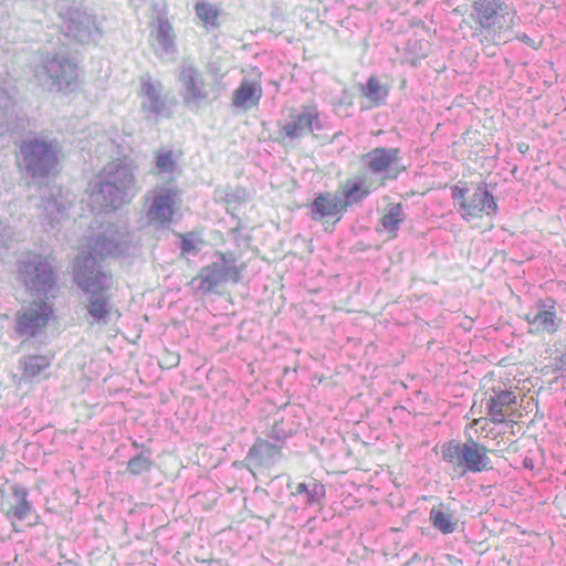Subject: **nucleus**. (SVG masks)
I'll return each mask as SVG.
<instances>
[{"instance_id":"nucleus-36","label":"nucleus","mask_w":566,"mask_h":566,"mask_svg":"<svg viewBox=\"0 0 566 566\" xmlns=\"http://www.w3.org/2000/svg\"><path fill=\"white\" fill-rule=\"evenodd\" d=\"M180 243L179 249L182 256L192 255L196 256L199 253V248L196 244V233L187 232L186 234H179Z\"/></svg>"},{"instance_id":"nucleus-1","label":"nucleus","mask_w":566,"mask_h":566,"mask_svg":"<svg viewBox=\"0 0 566 566\" xmlns=\"http://www.w3.org/2000/svg\"><path fill=\"white\" fill-rule=\"evenodd\" d=\"M137 170L135 161L124 157L111 161L96 175L91 196L101 210L115 211L135 197Z\"/></svg>"},{"instance_id":"nucleus-2","label":"nucleus","mask_w":566,"mask_h":566,"mask_svg":"<svg viewBox=\"0 0 566 566\" xmlns=\"http://www.w3.org/2000/svg\"><path fill=\"white\" fill-rule=\"evenodd\" d=\"M60 151L56 140L27 137L18 145L17 165L25 177L33 181H42L56 170Z\"/></svg>"},{"instance_id":"nucleus-39","label":"nucleus","mask_w":566,"mask_h":566,"mask_svg":"<svg viewBox=\"0 0 566 566\" xmlns=\"http://www.w3.org/2000/svg\"><path fill=\"white\" fill-rule=\"evenodd\" d=\"M290 433H291V431L286 432L276 423L273 426L270 437H271V439H273L275 441L274 444H281V448H282L284 446L287 437L290 436Z\"/></svg>"},{"instance_id":"nucleus-12","label":"nucleus","mask_w":566,"mask_h":566,"mask_svg":"<svg viewBox=\"0 0 566 566\" xmlns=\"http://www.w3.org/2000/svg\"><path fill=\"white\" fill-rule=\"evenodd\" d=\"M178 80L181 83L180 96L185 106L189 109L199 108L209 96L200 71L192 64H184Z\"/></svg>"},{"instance_id":"nucleus-27","label":"nucleus","mask_w":566,"mask_h":566,"mask_svg":"<svg viewBox=\"0 0 566 566\" xmlns=\"http://www.w3.org/2000/svg\"><path fill=\"white\" fill-rule=\"evenodd\" d=\"M92 250L101 256L122 255L126 247L115 234L99 233L93 241Z\"/></svg>"},{"instance_id":"nucleus-33","label":"nucleus","mask_w":566,"mask_h":566,"mask_svg":"<svg viewBox=\"0 0 566 566\" xmlns=\"http://www.w3.org/2000/svg\"><path fill=\"white\" fill-rule=\"evenodd\" d=\"M369 193L368 189L363 188V181L360 180L346 184L343 197H340L343 210L346 211L348 207L361 202Z\"/></svg>"},{"instance_id":"nucleus-19","label":"nucleus","mask_w":566,"mask_h":566,"mask_svg":"<svg viewBox=\"0 0 566 566\" xmlns=\"http://www.w3.org/2000/svg\"><path fill=\"white\" fill-rule=\"evenodd\" d=\"M291 495L296 497L303 507L322 505L323 500L326 497V486L321 481L308 478L297 483Z\"/></svg>"},{"instance_id":"nucleus-38","label":"nucleus","mask_w":566,"mask_h":566,"mask_svg":"<svg viewBox=\"0 0 566 566\" xmlns=\"http://www.w3.org/2000/svg\"><path fill=\"white\" fill-rule=\"evenodd\" d=\"M469 195V187L467 182L459 181L457 185L451 187V198L458 205L460 201H467Z\"/></svg>"},{"instance_id":"nucleus-8","label":"nucleus","mask_w":566,"mask_h":566,"mask_svg":"<svg viewBox=\"0 0 566 566\" xmlns=\"http://www.w3.org/2000/svg\"><path fill=\"white\" fill-rule=\"evenodd\" d=\"M73 282L84 294L108 292L113 285V276L92 253L78 254L74 262Z\"/></svg>"},{"instance_id":"nucleus-37","label":"nucleus","mask_w":566,"mask_h":566,"mask_svg":"<svg viewBox=\"0 0 566 566\" xmlns=\"http://www.w3.org/2000/svg\"><path fill=\"white\" fill-rule=\"evenodd\" d=\"M156 167L161 172H172L176 169V161L172 157V151H160L156 157Z\"/></svg>"},{"instance_id":"nucleus-40","label":"nucleus","mask_w":566,"mask_h":566,"mask_svg":"<svg viewBox=\"0 0 566 566\" xmlns=\"http://www.w3.org/2000/svg\"><path fill=\"white\" fill-rule=\"evenodd\" d=\"M553 373L559 374L560 377L566 376V353L554 358Z\"/></svg>"},{"instance_id":"nucleus-4","label":"nucleus","mask_w":566,"mask_h":566,"mask_svg":"<svg viewBox=\"0 0 566 566\" xmlns=\"http://www.w3.org/2000/svg\"><path fill=\"white\" fill-rule=\"evenodd\" d=\"M19 276L25 291L34 300L52 302L57 296V272L48 258L34 254L19 265Z\"/></svg>"},{"instance_id":"nucleus-5","label":"nucleus","mask_w":566,"mask_h":566,"mask_svg":"<svg viewBox=\"0 0 566 566\" xmlns=\"http://www.w3.org/2000/svg\"><path fill=\"white\" fill-rule=\"evenodd\" d=\"M489 451L473 438L465 442L451 439L441 446V458L447 463L462 468L463 472L480 473L493 469Z\"/></svg>"},{"instance_id":"nucleus-20","label":"nucleus","mask_w":566,"mask_h":566,"mask_svg":"<svg viewBox=\"0 0 566 566\" xmlns=\"http://www.w3.org/2000/svg\"><path fill=\"white\" fill-rule=\"evenodd\" d=\"M281 449V444L259 438L250 448L247 459L255 465L269 467L280 460Z\"/></svg>"},{"instance_id":"nucleus-10","label":"nucleus","mask_w":566,"mask_h":566,"mask_svg":"<svg viewBox=\"0 0 566 566\" xmlns=\"http://www.w3.org/2000/svg\"><path fill=\"white\" fill-rule=\"evenodd\" d=\"M65 34L80 43H88L101 35L95 15L82 8L70 6L60 11Z\"/></svg>"},{"instance_id":"nucleus-31","label":"nucleus","mask_w":566,"mask_h":566,"mask_svg":"<svg viewBox=\"0 0 566 566\" xmlns=\"http://www.w3.org/2000/svg\"><path fill=\"white\" fill-rule=\"evenodd\" d=\"M66 210L63 203L54 198L43 201V223L54 229L65 217Z\"/></svg>"},{"instance_id":"nucleus-17","label":"nucleus","mask_w":566,"mask_h":566,"mask_svg":"<svg viewBox=\"0 0 566 566\" xmlns=\"http://www.w3.org/2000/svg\"><path fill=\"white\" fill-rule=\"evenodd\" d=\"M364 159L368 170L374 175L390 172L400 159L399 148L376 147L368 151Z\"/></svg>"},{"instance_id":"nucleus-28","label":"nucleus","mask_w":566,"mask_h":566,"mask_svg":"<svg viewBox=\"0 0 566 566\" xmlns=\"http://www.w3.org/2000/svg\"><path fill=\"white\" fill-rule=\"evenodd\" d=\"M360 93L374 105L379 106L386 103L389 88L381 85L377 76L371 75L367 78L366 83L360 86Z\"/></svg>"},{"instance_id":"nucleus-34","label":"nucleus","mask_w":566,"mask_h":566,"mask_svg":"<svg viewBox=\"0 0 566 566\" xmlns=\"http://www.w3.org/2000/svg\"><path fill=\"white\" fill-rule=\"evenodd\" d=\"M151 450L142 449L139 453L132 457L127 462V471L133 475H140L150 471L153 467Z\"/></svg>"},{"instance_id":"nucleus-3","label":"nucleus","mask_w":566,"mask_h":566,"mask_svg":"<svg viewBox=\"0 0 566 566\" xmlns=\"http://www.w3.org/2000/svg\"><path fill=\"white\" fill-rule=\"evenodd\" d=\"M34 77L48 92L69 94L77 86L78 66L67 54L48 53L35 66Z\"/></svg>"},{"instance_id":"nucleus-24","label":"nucleus","mask_w":566,"mask_h":566,"mask_svg":"<svg viewBox=\"0 0 566 566\" xmlns=\"http://www.w3.org/2000/svg\"><path fill=\"white\" fill-rule=\"evenodd\" d=\"M262 97L260 84L250 81H242L239 87L233 92V106L242 109H249L259 104Z\"/></svg>"},{"instance_id":"nucleus-13","label":"nucleus","mask_w":566,"mask_h":566,"mask_svg":"<svg viewBox=\"0 0 566 566\" xmlns=\"http://www.w3.org/2000/svg\"><path fill=\"white\" fill-rule=\"evenodd\" d=\"M175 193L171 190H161L155 195L146 210L147 223L159 228H168L176 213Z\"/></svg>"},{"instance_id":"nucleus-18","label":"nucleus","mask_w":566,"mask_h":566,"mask_svg":"<svg viewBox=\"0 0 566 566\" xmlns=\"http://www.w3.org/2000/svg\"><path fill=\"white\" fill-rule=\"evenodd\" d=\"M472 8L475 12V22L483 29L496 25L499 17L507 13L505 0H474Z\"/></svg>"},{"instance_id":"nucleus-46","label":"nucleus","mask_w":566,"mask_h":566,"mask_svg":"<svg viewBox=\"0 0 566 566\" xmlns=\"http://www.w3.org/2000/svg\"><path fill=\"white\" fill-rule=\"evenodd\" d=\"M132 446H133L135 449H138V448L140 447V446L138 444V442H137V441H134V442L132 443Z\"/></svg>"},{"instance_id":"nucleus-45","label":"nucleus","mask_w":566,"mask_h":566,"mask_svg":"<svg viewBox=\"0 0 566 566\" xmlns=\"http://www.w3.org/2000/svg\"><path fill=\"white\" fill-rule=\"evenodd\" d=\"M6 245L4 238L0 235V248Z\"/></svg>"},{"instance_id":"nucleus-23","label":"nucleus","mask_w":566,"mask_h":566,"mask_svg":"<svg viewBox=\"0 0 566 566\" xmlns=\"http://www.w3.org/2000/svg\"><path fill=\"white\" fill-rule=\"evenodd\" d=\"M18 90L11 78L3 77L0 81V122L10 125L11 120L17 117L15 96Z\"/></svg>"},{"instance_id":"nucleus-16","label":"nucleus","mask_w":566,"mask_h":566,"mask_svg":"<svg viewBox=\"0 0 566 566\" xmlns=\"http://www.w3.org/2000/svg\"><path fill=\"white\" fill-rule=\"evenodd\" d=\"M556 301L546 297L537 302V311L535 314H527V322L535 326L537 331H544L554 334L559 327V319L555 311Z\"/></svg>"},{"instance_id":"nucleus-6","label":"nucleus","mask_w":566,"mask_h":566,"mask_svg":"<svg viewBox=\"0 0 566 566\" xmlns=\"http://www.w3.org/2000/svg\"><path fill=\"white\" fill-rule=\"evenodd\" d=\"M217 261L205 265L200 269L198 275L192 280V283L199 282L197 291L203 294H209L216 290L221 283L232 282L239 283L242 279V271L245 265H237V259L232 252L214 253Z\"/></svg>"},{"instance_id":"nucleus-15","label":"nucleus","mask_w":566,"mask_h":566,"mask_svg":"<svg viewBox=\"0 0 566 566\" xmlns=\"http://www.w3.org/2000/svg\"><path fill=\"white\" fill-rule=\"evenodd\" d=\"M310 209L311 218L315 221L333 217L339 221L345 212L340 203V196L328 191L316 193Z\"/></svg>"},{"instance_id":"nucleus-9","label":"nucleus","mask_w":566,"mask_h":566,"mask_svg":"<svg viewBox=\"0 0 566 566\" xmlns=\"http://www.w3.org/2000/svg\"><path fill=\"white\" fill-rule=\"evenodd\" d=\"M326 128V123L317 106L307 104L290 111L289 119L279 127V135L282 139L293 142L307 134H313L315 130L322 132Z\"/></svg>"},{"instance_id":"nucleus-42","label":"nucleus","mask_w":566,"mask_h":566,"mask_svg":"<svg viewBox=\"0 0 566 566\" xmlns=\"http://www.w3.org/2000/svg\"><path fill=\"white\" fill-rule=\"evenodd\" d=\"M523 467H524L525 469L533 470V469H534V462H533V460H532L531 458H528V457L524 458V460H523Z\"/></svg>"},{"instance_id":"nucleus-21","label":"nucleus","mask_w":566,"mask_h":566,"mask_svg":"<svg viewBox=\"0 0 566 566\" xmlns=\"http://www.w3.org/2000/svg\"><path fill=\"white\" fill-rule=\"evenodd\" d=\"M85 308L93 322L99 325H107L111 319L112 304L108 292L87 293Z\"/></svg>"},{"instance_id":"nucleus-44","label":"nucleus","mask_w":566,"mask_h":566,"mask_svg":"<svg viewBox=\"0 0 566 566\" xmlns=\"http://www.w3.org/2000/svg\"><path fill=\"white\" fill-rule=\"evenodd\" d=\"M405 170V168L402 167L401 169H395V172L392 175H388L387 177L388 178H391V179H396L398 177V175Z\"/></svg>"},{"instance_id":"nucleus-29","label":"nucleus","mask_w":566,"mask_h":566,"mask_svg":"<svg viewBox=\"0 0 566 566\" xmlns=\"http://www.w3.org/2000/svg\"><path fill=\"white\" fill-rule=\"evenodd\" d=\"M405 220L406 214L403 213L402 205L399 202L389 205L387 212L380 218L379 223L392 238H396Z\"/></svg>"},{"instance_id":"nucleus-41","label":"nucleus","mask_w":566,"mask_h":566,"mask_svg":"<svg viewBox=\"0 0 566 566\" xmlns=\"http://www.w3.org/2000/svg\"><path fill=\"white\" fill-rule=\"evenodd\" d=\"M521 42L525 43L526 45L531 46V48H535V42L534 40L528 36L526 33H521V34H517L516 36Z\"/></svg>"},{"instance_id":"nucleus-7","label":"nucleus","mask_w":566,"mask_h":566,"mask_svg":"<svg viewBox=\"0 0 566 566\" xmlns=\"http://www.w3.org/2000/svg\"><path fill=\"white\" fill-rule=\"evenodd\" d=\"M55 318L54 304L44 298L33 300L14 316V333L21 338H34L42 334Z\"/></svg>"},{"instance_id":"nucleus-26","label":"nucleus","mask_w":566,"mask_h":566,"mask_svg":"<svg viewBox=\"0 0 566 566\" xmlns=\"http://www.w3.org/2000/svg\"><path fill=\"white\" fill-rule=\"evenodd\" d=\"M52 360L53 355L34 354L21 357L19 365L24 377L34 378L46 370L51 366Z\"/></svg>"},{"instance_id":"nucleus-35","label":"nucleus","mask_w":566,"mask_h":566,"mask_svg":"<svg viewBox=\"0 0 566 566\" xmlns=\"http://www.w3.org/2000/svg\"><path fill=\"white\" fill-rule=\"evenodd\" d=\"M195 11H196L197 17L201 21H203L206 27H208V28H218L219 27L218 18H219L220 12L214 4L209 3L207 1H198L195 6Z\"/></svg>"},{"instance_id":"nucleus-32","label":"nucleus","mask_w":566,"mask_h":566,"mask_svg":"<svg viewBox=\"0 0 566 566\" xmlns=\"http://www.w3.org/2000/svg\"><path fill=\"white\" fill-rule=\"evenodd\" d=\"M156 40L166 53L175 51L172 25L168 19L163 15H159L157 19Z\"/></svg>"},{"instance_id":"nucleus-43","label":"nucleus","mask_w":566,"mask_h":566,"mask_svg":"<svg viewBox=\"0 0 566 566\" xmlns=\"http://www.w3.org/2000/svg\"><path fill=\"white\" fill-rule=\"evenodd\" d=\"M517 149H518L522 154H524V153L528 149V145H527V144H525V143H520V144H517Z\"/></svg>"},{"instance_id":"nucleus-11","label":"nucleus","mask_w":566,"mask_h":566,"mask_svg":"<svg viewBox=\"0 0 566 566\" xmlns=\"http://www.w3.org/2000/svg\"><path fill=\"white\" fill-rule=\"evenodd\" d=\"M457 211L465 221L486 214L493 217L497 214L499 207L496 198L488 189V185L481 181L474 188L471 195H468L467 201H460Z\"/></svg>"},{"instance_id":"nucleus-22","label":"nucleus","mask_w":566,"mask_h":566,"mask_svg":"<svg viewBox=\"0 0 566 566\" xmlns=\"http://www.w3.org/2000/svg\"><path fill=\"white\" fill-rule=\"evenodd\" d=\"M10 490L14 503L10 505L7 516L17 521H24L34 511L33 504L29 500V490L19 483L12 484Z\"/></svg>"},{"instance_id":"nucleus-30","label":"nucleus","mask_w":566,"mask_h":566,"mask_svg":"<svg viewBox=\"0 0 566 566\" xmlns=\"http://www.w3.org/2000/svg\"><path fill=\"white\" fill-rule=\"evenodd\" d=\"M429 521L443 535L455 532L458 527V521L453 520L452 515L444 512L441 507H432L430 510Z\"/></svg>"},{"instance_id":"nucleus-14","label":"nucleus","mask_w":566,"mask_h":566,"mask_svg":"<svg viewBox=\"0 0 566 566\" xmlns=\"http://www.w3.org/2000/svg\"><path fill=\"white\" fill-rule=\"evenodd\" d=\"M142 93L147 98L142 105L144 112L155 117L163 116L169 118L171 116L167 101L161 96V84L159 82L154 83L150 77L143 80Z\"/></svg>"},{"instance_id":"nucleus-25","label":"nucleus","mask_w":566,"mask_h":566,"mask_svg":"<svg viewBox=\"0 0 566 566\" xmlns=\"http://www.w3.org/2000/svg\"><path fill=\"white\" fill-rule=\"evenodd\" d=\"M516 403V396L510 389L500 390L492 396L486 402L488 413L491 416V420L494 423L504 422L503 407L512 406Z\"/></svg>"}]
</instances>
